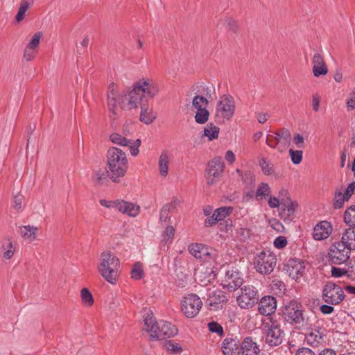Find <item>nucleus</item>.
Returning a JSON list of instances; mask_svg holds the SVG:
<instances>
[{
	"mask_svg": "<svg viewBox=\"0 0 355 355\" xmlns=\"http://www.w3.org/2000/svg\"><path fill=\"white\" fill-rule=\"evenodd\" d=\"M80 295L82 302L85 305L90 306L93 304V296L91 292L87 288H84L81 290Z\"/></svg>",
	"mask_w": 355,
	"mask_h": 355,
	"instance_id": "nucleus-45",
	"label": "nucleus"
},
{
	"mask_svg": "<svg viewBox=\"0 0 355 355\" xmlns=\"http://www.w3.org/2000/svg\"><path fill=\"white\" fill-rule=\"evenodd\" d=\"M271 288L281 293H284V291L286 290V285L282 281L274 280L272 282Z\"/></svg>",
	"mask_w": 355,
	"mask_h": 355,
	"instance_id": "nucleus-52",
	"label": "nucleus"
},
{
	"mask_svg": "<svg viewBox=\"0 0 355 355\" xmlns=\"http://www.w3.org/2000/svg\"><path fill=\"white\" fill-rule=\"evenodd\" d=\"M166 347L168 350L173 352V353H180L182 351V349L179 344L175 343L171 340L166 343Z\"/></svg>",
	"mask_w": 355,
	"mask_h": 355,
	"instance_id": "nucleus-58",
	"label": "nucleus"
},
{
	"mask_svg": "<svg viewBox=\"0 0 355 355\" xmlns=\"http://www.w3.org/2000/svg\"><path fill=\"white\" fill-rule=\"evenodd\" d=\"M265 343L270 347L280 345L284 339V332L275 322L270 321L263 324Z\"/></svg>",
	"mask_w": 355,
	"mask_h": 355,
	"instance_id": "nucleus-8",
	"label": "nucleus"
},
{
	"mask_svg": "<svg viewBox=\"0 0 355 355\" xmlns=\"http://www.w3.org/2000/svg\"><path fill=\"white\" fill-rule=\"evenodd\" d=\"M209 330L212 333H216L219 336L223 334V327L216 322H211L208 324Z\"/></svg>",
	"mask_w": 355,
	"mask_h": 355,
	"instance_id": "nucleus-49",
	"label": "nucleus"
},
{
	"mask_svg": "<svg viewBox=\"0 0 355 355\" xmlns=\"http://www.w3.org/2000/svg\"><path fill=\"white\" fill-rule=\"evenodd\" d=\"M286 267L289 277L295 280L302 277L305 272L304 263L300 259H292L288 260Z\"/></svg>",
	"mask_w": 355,
	"mask_h": 355,
	"instance_id": "nucleus-19",
	"label": "nucleus"
},
{
	"mask_svg": "<svg viewBox=\"0 0 355 355\" xmlns=\"http://www.w3.org/2000/svg\"><path fill=\"white\" fill-rule=\"evenodd\" d=\"M340 242L350 250H355V227L346 230Z\"/></svg>",
	"mask_w": 355,
	"mask_h": 355,
	"instance_id": "nucleus-30",
	"label": "nucleus"
},
{
	"mask_svg": "<svg viewBox=\"0 0 355 355\" xmlns=\"http://www.w3.org/2000/svg\"><path fill=\"white\" fill-rule=\"evenodd\" d=\"M180 203V201L178 199H174L171 202L167 203L163 206L160 211L159 214V220L162 222H165L168 218L169 213L173 209H175L177 205H178Z\"/></svg>",
	"mask_w": 355,
	"mask_h": 355,
	"instance_id": "nucleus-34",
	"label": "nucleus"
},
{
	"mask_svg": "<svg viewBox=\"0 0 355 355\" xmlns=\"http://www.w3.org/2000/svg\"><path fill=\"white\" fill-rule=\"evenodd\" d=\"M289 155L291 161L294 164H299L302 160L303 152L300 150H295L292 148L289 150Z\"/></svg>",
	"mask_w": 355,
	"mask_h": 355,
	"instance_id": "nucleus-48",
	"label": "nucleus"
},
{
	"mask_svg": "<svg viewBox=\"0 0 355 355\" xmlns=\"http://www.w3.org/2000/svg\"><path fill=\"white\" fill-rule=\"evenodd\" d=\"M36 55L35 49L26 46L24 53V58L26 61L32 60Z\"/></svg>",
	"mask_w": 355,
	"mask_h": 355,
	"instance_id": "nucleus-56",
	"label": "nucleus"
},
{
	"mask_svg": "<svg viewBox=\"0 0 355 355\" xmlns=\"http://www.w3.org/2000/svg\"><path fill=\"white\" fill-rule=\"evenodd\" d=\"M277 308V301L274 297L265 296L259 302V312L263 315H270Z\"/></svg>",
	"mask_w": 355,
	"mask_h": 355,
	"instance_id": "nucleus-22",
	"label": "nucleus"
},
{
	"mask_svg": "<svg viewBox=\"0 0 355 355\" xmlns=\"http://www.w3.org/2000/svg\"><path fill=\"white\" fill-rule=\"evenodd\" d=\"M106 157L109 178L114 182H119L128 169L125 153L116 147H110L107 150Z\"/></svg>",
	"mask_w": 355,
	"mask_h": 355,
	"instance_id": "nucleus-2",
	"label": "nucleus"
},
{
	"mask_svg": "<svg viewBox=\"0 0 355 355\" xmlns=\"http://www.w3.org/2000/svg\"><path fill=\"white\" fill-rule=\"evenodd\" d=\"M219 128L212 123L207 125L204 128V135L208 137L209 141L217 139L218 137Z\"/></svg>",
	"mask_w": 355,
	"mask_h": 355,
	"instance_id": "nucleus-38",
	"label": "nucleus"
},
{
	"mask_svg": "<svg viewBox=\"0 0 355 355\" xmlns=\"http://www.w3.org/2000/svg\"><path fill=\"white\" fill-rule=\"evenodd\" d=\"M159 330L158 335L155 336V340H162L166 338L173 337L177 335L178 330L176 327L171 322L160 320L159 321Z\"/></svg>",
	"mask_w": 355,
	"mask_h": 355,
	"instance_id": "nucleus-23",
	"label": "nucleus"
},
{
	"mask_svg": "<svg viewBox=\"0 0 355 355\" xmlns=\"http://www.w3.org/2000/svg\"><path fill=\"white\" fill-rule=\"evenodd\" d=\"M119 266V259L113 252L105 251L101 254L98 270L101 276L110 284L116 283Z\"/></svg>",
	"mask_w": 355,
	"mask_h": 355,
	"instance_id": "nucleus-3",
	"label": "nucleus"
},
{
	"mask_svg": "<svg viewBox=\"0 0 355 355\" xmlns=\"http://www.w3.org/2000/svg\"><path fill=\"white\" fill-rule=\"evenodd\" d=\"M110 141L121 146H128L130 148V154L132 156H137L139 150V148L141 146V141L139 139L136 140L128 139L125 137H122L119 133H112L110 136Z\"/></svg>",
	"mask_w": 355,
	"mask_h": 355,
	"instance_id": "nucleus-17",
	"label": "nucleus"
},
{
	"mask_svg": "<svg viewBox=\"0 0 355 355\" xmlns=\"http://www.w3.org/2000/svg\"><path fill=\"white\" fill-rule=\"evenodd\" d=\"M259 351L258 345L250 337L245 338L241 344L242 355H258Z\"/></svg>",
	"mask_w": 355,
	"mask_h": 355,
	"instance_id": "nucleus-27",
	"label": "nucleus"
},
{
	"mask_svg": "<svg viewBox=\"0 0 355 355\" xmlns=\"http://www.w3.org/2000/svg\"><path fill=\"white\" fill-rule=\"evenodd\" d=\"M257 288L252 285H245L241 288V294L236 298L238 305L241 309H249L257 302L259 296Z\"/></svg>",
	"mask_w": 355,
	"mask_h": 355,
	"instance_id": "nucleus-11",
	"label": "nucleus"
},
{
	"mask_svg": "<svg viewBox=\"0 0 355 355\" xmlns=\"http://www.w3.org/2000/svg\"><path fill=\"white\" fill-rule=\"evenodd\" d=\"M313 73L315 77L324 76L328 73V69L324 63L323 57L318 53L313 55L312 60Z\"/></svg>",
	"mask_w": 355,
	"mask_h": 355,
	"instance_id": "nucleus-26",
	"label": "nucleus"
},
{
	"mask_svg": "<svg viewBox=\"0 0 355 355\" xmlns=\"http://www.w3.org/2000/svg\"><path fill=\"white\" fill-rule=\"evenodd\" d=\"M331 224L327 220H322L313 227V238L316 241H322L327 239L332 233Z\"/></svg>",
	"mask_w": 355,
	"mask_h": 355,
	"instance_id": "nucleus-21",
	"label": "nucleus"
},
{
	"mask_svg": "<svg viewBox=\"0 0 355 355\" xmlns=\"http://www.w3.org/2000/svg\"><path fill=\"white\" fill-rule=\"evenodd\" d=\"M40 37H41V35L40 33H35L33 36L32 39L31 40V41L29 42V43L28 44V45L26 46L35 49L36 47H37L40 44Z\"/></svg>",
	"mask_w": 355,
	"mask_h": 355,
	"instance_id": "nucleus-55",
	"label": "nucleus"
},
{
	"mask_svg": "<svg viewBox=\"0 0 355 355\" xmlns=\"http://www.w3.org/2000/svg\"><path fill=\"white\" fill-rule=\"evenodd\" d=\"M259 165L261 168L263 173L266 175H270L274 173L273 164L266 158H261L259 160Z\"/></svg>",
	"mask_w": 355,
	"mask_h": 355,
	"instance_id": "nucleus-40",
	"label": "nucleus"
},
{
	"mask_svg": "<svg viewBox=\"0 0 355 355\" xmlns=\"http://www.w3.org/2000/svg\"><path fill=\"white\" fill-rule=\"evenodd\" d=\"M224 163L219 157H216L208 162L206 168V182L208 185H213L219 181L224 171Z\"/></svg>",
	"mask_w": 355,
	"mask_h": 355,
	"instance_id": "nucleus-10",
	"label": "nucleus"
},
{
	"mask_svg": "<svg viewBox=\"0 0 355 355\" xmlns=\"http://www.w3.org/2000/svg\"><path fill=\"white\" fill-rule=\"evenodd\" d=\"M209 116V112L207 108L198 109L195 115V120L197 123L204 124L208 121Z\"/></svg>",
	"mask_w": 355,
	"mask_h": 355,
	"instance_id": "nucleus-41",
	"label": "nucleus"
},
{
	"mask_svg": "<svg viewBox=\"0 0 355 355\" xmlns=\"http://www.w3.org/2000/svg\"><path fill=\"white\" fill-rule=\"evenodd\" d=\"M243 284V279L241 272L237 268H232L225 272L221 285L230 291H234L240 288Z\"/></svg>",
	"mask_w": 355,
	"mask_h": 355,
	"instance_id": "nucleus-14",
	"label": "nucleus"
},
{
	"mask_svg": "<svg viewBox=\"0 0 355 355\" xmlns=\"http://www.w3.org/2000/svg\"><path fill=\"white\" fill-rule=\"evenodd\" d=\"M208 103L209 100L207 99V97L203 98L201 96L195 95L192 101V105L196 110L207 108Z\"/></svg>",
	"mask_w": 355,
	"mask_h": 355,
	"instance_id": "nucleus-44",
	"label": "nucleus"
},
{
	"mask_svg": "<svg viewBox=\"0 0 355 355\" xmlns=\"http://www.w3.org/2000/svg\"><path fill=\"white\" fill-rule=\"evenodd\" d=\"M107 177H109L107 171L104 172L101 170H99L95 171L92 177V180L95 184L101 185L107 180Z\"/></svg>",
	"mask_w": 355,
	"mask_h": 355,
	"instance_id": "nucleus-43",
	"label": "nucleus"
},
{
	"mask_svg": "<svg viewBox=\"0 0 355 355\" xmlns=\"http://www.w3.org/2000/svg\"><path fill=\"white\" fill-rule=\"evenodd\" d=\"M144 272L140 263L137 262L134 264L131 270V277L135 280L141 279L143 277Z\"/></svg>",
	"mask_w": 355,
	"mask_h": 355,
	"instance_id": "nucleus-47",
	"label": "nucleus"
},
{
	"mask_svg": "<svg viewBox=\"0 0 355 355\" xmlns=\"http://www.w3.org/2000/svg\"><path fill=\"white\" fill-rule=\"evenodd\" d=\"M345 295L342 287L332 282H327L322 291V300L331 305H338L345 299Z\"/></svg>",
	"mask_w": 355,
	"mask_h": 355,
	"instance_id": "nucleus-5",
	"label": "nucleus"
},
{
	"mask_svg": "<svg viewBox=\"0 0 355 355\" xmlns=\"http://www.w3.org/2000/svg\"><path fill=\"white\" fill-rule=\"evenodd\" d=\"M141 105L140 121L146 124H150L156 118V114L152 112L148 111L146 105L142 103Z\"/></svg>",
	"mask_w": 355,
	"mask_h": 355,
	"instance_id": "nucleus-35",
	"label": "nucleus"
},
{
	"mask_svg": "<svg viewBox=\"0 0 355 355\" xmlns=\"http://www.w3.org/2000/svg\"><path fill=\"white\" fill-rule=\"evenodd\" d=\"M145 330L150 334L151 339L155 340V336L158 335L159 322L156 321L152 312L147 313L144 318Z\"/></svg>",
	"mask_w": 355,
	"mask_h": 355,
	"instance_id": "nucleus-24",
	"label": "nucleus"
},
{
	"mask_svg": "<svg viewBox=\"0 0 355 355\" xmlns=\"http://www.w3.org/2000/svg\"><path fill=\"white\" fill-rule=\"evenodd\" d=\"M349 199L341 191L336 192L334 196V207L335 209H340L343 207L345 202L347 201Z\"/></svg>",
	"mask_w": 355,
	"mask_h": 355,
	"instance_id": "nucleus-46",
	"label": "nucleus"
},
{
	"mask_svg": "<svg viewBox=\"0 0 355 355\" xmlns=\"http://www.w3.org/2000/svg\"><path fill=\"white\" fill-rule=\"evenodd\" d=\"M271 193V189L268 183L261 182L257 188L255 198L257 200H266Z\"/></svg>",
	"mask_w": 355,
	"mask_h": 355,
	"instance_id": "nucleus-32",
	"label": "nucleus"
},
{
	"mask_svg": "<svg viewBox=\"0 0 355 355\" xmlns=\"http://www.w3.org/2000/svg\"><path fill=\"white\" fill-rule=\"evenodd\" d=\"M283 314L288 322L296 325L297 327H301L304 325L303 307L297 300H293L290 301L285 306Z\"/></svg>",
	"mask_w": 355,
	"mask_h": 355,
	"instance_id": "nucleus-4",
	"label": "nucleus"
},
{
	"mask_svg": "<svg viewBox=\"0 0 355 355\" xmlns=\"http://www.w3.org/2000/svg\"><path fill=\"white\" fill-rule=\"evenodd\" d=\"M169 157L166 150L162 151L159 157L158 167L159 175L166 177L168 173Z\"/></svg>",
	"mask_w": 355,
	"mask_h": 355,
	"instance_id": "nucleus-31",
	"label": "nucleus"
},
{
	"mask_svg": "<svg viewBox=\"0 0 355 355\" xmlns=\"http://www.w3.org/2000/svg\"><path fill=\"white\" fill-rule=\"evenodd\" d=\"M159 91L158 83L150 78H143L135 82L131 89L119 94L114 83L110 84L107 94V107L113 115L117 114V105L125 110L137 108L145 98H153Z\"/></svg>",
	"mask_w": 355,
	"mask_h": 355,
	"instance_id": "nucleus-1",
	"label": "nucleus"
},
{
	"mask_svg": "<svg viewBox=\"0 0 355 355\" xmlns=\"http://www.w3.org/2000/svg\"><path fill=\"white\" fill-rule=\"evenodd\" d=\"M236 172L241 177V179L243 184H245L247 187H254L255 184V179L253 173L250 171H245L243 172L241 170L237 168Z\"/></svg>",
	"mask_w": 355,
	"mask_h": 355,
	"instance_id": "nucleus-36",
	"label": "nucleus"
},
{
	"mask_svg": "<svg viewBox=\"0 0 355 355\" xmlns=\"http://www.w3.org/2000/svg\"><path fill=\"white\" fill-rule=\"evenodd\" d=\"M241 343L236 338H227L222 343L224 355H238L240 353Z\"/></svg>",
	"mask_w": 355,
	"mask_h": 355,
	"instance_id": "nucleus-25",
	"label": "nucleus"
},
{
	"mask_svg": "<svg viewBox=\"0 0 355 355\" xmlns=\"http://www.w3.org/2000/svg\"><path fill=\"white\" fill-rule=\"evenodd\" d=\"M24 196L21 194H17L14 196V209L17 211L21 210Z\"/></svg>",
	"mask_w": 355,
	"mask_h": 355,
	"instance_id": "nucleus-53",
	"label": "nucleus"
},
{
	"mask_svg": "<svg viewBox=\"0 0 355 355\" xmlns=\"http://www.w3.org/2000/svg\"><path fill=\"white\" fill-rule=\"evenodd\" d=\"M350 250L340 241L333 243L328 253L329 261L334 264H342L349 258Z\"/></svg>",
	"mask_w": 355,
	"mask_h": 355,
	"instance_id": "nucleus-12",
	"label": "nucleus"
},
{
	"mask_svg": "<svg viewBox=\"0 0 355 355\" xmlns=\"http://www.w3.org/2000/svg\"><path fill=\"white\" fill-rule=\"evenodd\" d=\"M1 248L3 250V257L6 259H11L15 252V248L9 237L3 239Z\"/></svg>",
	"mask_w": 355,
	"mask_h": 355,
	"instance_id": "nucleus-33",
	"label": "nucleus"
},
{
	"mask_svg": "<svg viewBox=\"0 0 355 355\" xmlns=\"http://www.w3.org/2000/svg\"><path fill=\"white\" fill-rule=\"evenodd\" d=\"M276 262V256L272 252L262 251L256 257L254 266L258 272L268 275L273 271Z\"/></svg>",
	"mask_w": 355,
	"mask_h": 355,
	"instance_id": "nucleus-7",
	"label": "nucleus"
},
{
	"mask_svg": "<svg viewBox=\"0 0 355 355\" xmlns=\"http://www.w3.org/2000/svg\"><path fill=\"white\" fill-rule=\"evenodd\" d=\"M349 98L347 101V107L349 110H354L355 108V88L349 94Z\"/></svg>",
	"mask_w": 355,
	"mask_h": 355,
	"instance_id": "nucleus-60",
	"label": "nucleus"
},
{
	"mask_svg": "<svg viewBox=\"0 0 355 355\" xmlns=\"http://www.w3.org/2000/svg\"><path fill=\"white\" fill-rule=\"evenodd\" d=\"M349 265L347 270V275L349 277L355 279V259L350 261Z\"/></svg>",
	"mask_w": 355,
	"mask_h": 355,
	"instance_id": "nucleus-64",
	"label": "nucleus"
},
{
	"mask_svg": "<svg viewBox=\"0 0 355 355\" xmlns=\"http://www.w3.org/2000/svg\"><path fill=\"white\" fill-rule=\"evenodd\" d=\"M38 228L31 225H24L19 227V233L21 236L29 241H33L36 239Z\"/></svg>",
	"mask_w": 355,
	"mask_h": 355,
	"instance_id": "nucleus-28",
	"label": "nucleus"
},
{
	"mask_svg": "<svg viewBox=\"0 0 355 355\" xmlns=\"http://www.w3.org/2000/svg\"><path fill=\"white\" fill-rule=\"evenodd\" d=\"M206 303L211 310H216L226 303L227 299L223 291L215 287L207 290Z\"/></svg>",
	"mask_w": 355,
	"mask_h": 355,
	"instance_id": "nucleus-16",
	"label": "nucleus"
},
{
	"mask_svg": "<svg viewBox=\"0 0 355 355\" xmlns=\"http://www.w3.org/2000/svg\"><path fill=\"white\" fill-rule=\"evenodd\" d=\"M189 252L196 259L203 261H216L217 258L216 251L200 243H192L189 245Z\"/></svg>",
	"mask_w": 355,
	"mask_h": 355,
	"instance_id": "nucleus-13",
	"label": "nucleus"
},
{
	"mask_svg": "<svg viewBox=\"0 0 355 355\" xmlns=\"http://www.w3.org/2000/svg\"><path fill=\"white\" fill-rule=\"evenodd\" d=\"M268 206L270 208H277L280 205V199L275 196H269L268 200Z\"/></svg>",
	"mask_w": 355,
	"mask_h": 355,
	"instance_id": "nucleus-61",
	"label": "nucleus"
},
{
	"mask_svg": "<svg viewBox=\"0 0 355 355\" xmlns=\"http://www.w3.org/2000/svg\"><path fill=\"white\" fill-rule=\"evenodd\" d=\"M223 25L230 31L236 33L238 29V25L235 20L232 18L224 19Z\"/></svg>",
	"mask_w": 355,
	"mask_h": 355,
	"instance_id": "nucleus-50",
	"label": "nucleus"
},
{
	"mask_svg": "<svg viewBox=\"0 0 355 355\" xmlns=\"http://www.w3.org/2000/svg\"><path fill=\"white\" fill-rule=\"evenodd\" d=\"M235 110V103L232 96L230 95L223 96L220 98L216 105V114L223 119H231Z\"/></svg>",
	"mask_w": 355,
	"mask_h": 355,
	"instance_id": "nucleus-15",
	"label": "nucleus"
},
{
	"mask_svg": "<svg viewBox=\"0 0 355 355\" xmlns=\"http://www.w3.org/2000/svg\"><path fill=\"white\" fill-rule=\"evenodd\" d=\"M295 355H315V352L308 347H300L297 349Z\"/></svg>",
	"mask_w": 355,
	"mask_h": 355,
	"instance_id": "nucleus-63",
	"label": "nucleus"
},
{
	"mask_svg": "<svg viewBox=\"0 0 355 355\" xmlns=\"http://www.w3.org/2000/svg\"><path fill=\"white\" fill-rule=\"evenodd\" d=\"M325 336L326 329L317 323L306 334L305 341L307 345L313 347H317L323 343Z\"/></svg>",
	"mask_w": 355,
	"mask_h": 355,
	"instance_id": "nucleus-18",
	"label": "nucleus"
},
{
	"mask_svg": "<svg viewBox=\"0 0 355 355\" xmlns=\"http://www.w3.org/2000/svg\"><path fill=\"white\" fill-rule=\"evenodd\" d=\"M297 207V202L293 201L289 202V203L286 206V207L283 209L280 212L281 217L284 218L285 220H291V218L294 216V214Z\"/></svg>",
	"mask_w": 355,
	"mask_h": 355,
	"instance_id": "nucleus-37",
	"label": "nucleus"
},
{
	"mask_svg": "<svg viewBox=\"0 0 355 355\" xmlns=\"http://www.w3.org/2000/svg\"><path fill=\"white\" fill-rule=\"evenodd\" d=\"M293 142L296 147L298 148H304L305 146L304 137L300 135L296 134L293 137Z\"/></svg>",
	"mask_w": 355,
	"mask_h": 355,
	"instance_id": "nucleus-59",
	"label": "nucleus"
},
{
	"mask_svg": "<svg viewBox=\"0 0 355 355\" xmlns=\"http://www.w3.org/2000/svg\"><path fill=\"white\" fill-rule=\"evenodd\" d=\"M287 239L284 236H277L273 242L274 246L278 249L284 248L287 245Z\"/></svg>",
	"mask_w": 355,
	"mask_h": 355,
	"instance_id": "nucleus-51",
	"label": "nucleus"
},
{
	"mask_svg": "<svg viewBox=\"0 0 355 355\" xmlns=\"http://www.w3.org/2000/svg\"><path fill=\"white\" fill-rule=\"evenodd\" d=\"M333 306L334 305L328 304H322L320 306V310L323 314H331L334 311V308Z\"/></svg>",
	"mask_w": 355,
	"mask_h": 355,
	"instance_id": "nucleus-62",
	"label": "nucleus"
},
{
	"mask_svg": "<svg viewBox=\"0 0 355 355\" xmlns=\"http://www.w3.org/2000/svg\"><path fill=\"white\" fill-rule=\"evenodd\" d=\"M191 90L196 96H201L207 99L211 100L216 94V89L213 84L210 83L198 82L193 85Z\"/></svg>",
	"mask_w": 355,
	"mask_h": 355,
	"instance_id": "nucleus-20",
	"label": "nucleus"
},
{
	"mask_svg": "<svg viewBox=\"0 0 355 355\" xmlns=\"http://www.w3.org/2000/svg\"><path fill=\"white\" fill-rule=\"evenodd\" d=\"M202 306L200 298L196 294H189L181 302V311L188 318L196 317Z\"/></svg>",
	"mask_w": 355,
	"mask_h": 355,
	"instance_id": "nucleus-9",
	"label": "nucleus"
},
{
	"mask_svg": "<svg viewBox=\"0 0 355 355\" xmlns=\"http://www.w3.org/2000/svg\"><path fill=\"white\" fill-rule=\"evenodd\" d=\"M344 221L349 226L355 227V205L349 207L344 214Z\"/></svg>",
	"mask_w": 355,
	"mask_h": 355,
	"instance_id": "nucleus-39",
	"label": "nucleus"
},
{
	"mask_svg": "<svg viewBox=\"0 0 355 355\" xmlns=\"http://www.w3.org/2000/svg\"><path fill=\"white\" fill-rule=\"evenodd\" d=\"M175 234V229L173 226H167L164 232L163 236L165 240L171 241Z\"/></svg>",
	"mask_w": 355,
	"mask_h": 355,
	"instance_id": "nucleus-54",
	"label": "nucleus"
},
{
	"mask_svg": "<svg viewBox=\"0 0 355 355\" xmlns=\"http://www.w3.org/2000/svg\"><path fill=\"white\" fill-rule=\"evenodd\" d=\"M233 208L232 207H221L215 210L214 212L216 218H218V221L224 220L228 216L232 211Z\"/></svg>",
	"mask_w": 355,
	"mask_h": 355,
	"instance_id": "nucleus-42",
	"label": "nucleus"
},
{
	"mask_svg": "<svg viewBox=\"0 0 355 355\" xmlns=\"http://www.w3.org/2000/svg\"><path fill=\"white\" fill-rule=\"evenodd\" d=\"M119 211L130 217H136L140 211V207L132 202L122 200L121 208Z\"/></svg>",
	"mask_w": 355,
	"mask_h": 355,
	"instance_id": "nucleus-29",
	"label": "nucleus"
},
{
	"mask_svg": "<svg viewBox=\"0 0 355 355\" xmlns=\"http://www.w3.org/2000/svg\"><path fill=\"white\" fill-rule=\"evenodd\" d=\"M331 275L334 277H340L345 274H347V270L333 266L331 268Z\"/></svg>",
	"mask_w": 355,
	"mask_h": 355,
	"instance_id": "nucleus-57",
	"label": "nucleus"
},
{
	"mask_svg": "<svg viewBox=\"0 0 355 355\" xmlns=\"http://www.w3.org/2000/svg\"><path fill=\"white\" fill-rule=\"evenodd\" d=\"M291 141V134L288 129L282 128L273 132L266 137V144L272 148H277L283 151L289 146Z\"/></svg>",
	"mask_w": 355,
	"mask_h": 355,
	"instance_id": "nucleus-6",
	"label": "nucleus"
}]
</instances>
